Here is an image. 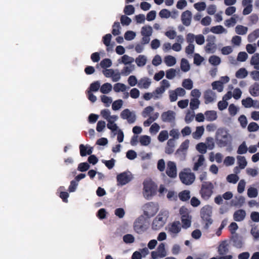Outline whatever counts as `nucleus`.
<instances>
[{
    "label": "nucleus",
    "instance_id": "nucleus-35",
    "mask_svg": "<svg viewBox=\"0 0 259 259\" xmlns=\"http://www.w3.org/2000/svg\"><path fill=\"white\" fill-rule=\"evenodd\" d=\"M237 159L239 166L241 169L244 168L247 165V161L244 156H237Z\"/></svg>",
    "mask_w": 259,
    "mask_h": 259
},
{
    "label": "nucleus",
    "instance_id": "nucleus-12",
    "mask_svg": "<svg viewBox=\"0 0 259 259\" xmlns=\"http://www.w3.org/2000/svg\"><path fill=\"white\" fill-rule=\"evenodd\" d=\"M214 187L210 182H203L200 190L201 194H212Z\"/></svg>",
    "mask_w": 259,
    "mask_h": 259
},
{
    "label": "nucleus",
    "instance_id": "nucleus-11",
    "mask_svg": "<svg viewBox=\"0 0 259 259\" xmlns=\"http://www.w3.org/2000/svg\"><path fill=\"white\" fill-rule=\"evenodd\" d=\"M120 117L123 119H126L129 123H134L136 119L135 114L128 109H124L120 113Z\"/></svg>",
    "mask_w": 259,
    "mask_h": 259
},
{
    "label": "nucleus",
    "instance_id": "nucleus-1",
    "mask_svg": "<svg viewBox=\"0 0 259 259\" xmlns=\"http://www.w3.org/2000/svg\"><path fill=\"white\" fill-rule=\"evenodd\" d=\"M168 216V212L166 210H161L153 221L152 228L158 230L163 227Z\"/></svg>",
    "mask_w": 259,
    "mask_h": 259
},
{
    "label": "nucleus",
    "instance_id": "nucleus-64",
    "mask_svg": "<svg viewBox=\"0 0 259 259\" xmlns=\"http://www.w3.org/2000/svg\"><path fill=\"white\" fill-rule=\"evenodd\" d=\"M154 110V108L152 106L146 107L142 112V116L144 117H147Z\"/></svg>",
    "mask_w": 259,
    "mask_h": 259
},
{
    "label": "nucleus",
    "instance_id": "nucleus-15",
    "mask_svg": "<svg viewBox=\"0 0 259 259\" xmlns=\"http://www.w3.org/2000/svg\"><path fill=\"white\" fill-rule=\"evenodd\" d=\"M204 98L205 104H208L214 101L216 98V94L211 90H207L204 93Z\"/></svg>",
    "mask_w": 259,
    "mask_h": 259
},
{
    "label": "nucleus",
    "instance_id": "nucleus-38",
    "mask_svg": "<svg viewBox=\"0 0 259 259\" xmlns=\"http://www.w3.org/2000/svg\"><path fill=\"white\" fill-rule=\"evenodd\" d=\"M181 70L184 72H187L190 70V65L188 61L186 59H182L181 63Z\"/></svg>",
    "mask_w": 259,
    "mask_h": 259
},
{
    "label": "nucleus",
    "instance_id": "nucleus-13",
    "mask_svg": "<svg viewBox=\"0 0 259 259\" xmlns=\"http://www.w3.org/2000/svg\"><path fill=\"white\" fill-rule=\"evenodd\" d=\"M192 19V13L189 11L187 10L182 13L181 15V20L183 24L186 26H189L191 24Z\"/></svg>",
    "mask_w": 259,
    "mask_h": 259
},
{
    "label": "nucleus",
    "instance_id": "nucleus-42",
    "mask_svg": "<svg viewBox=\"0 0 259 259\" xmlns=\"http://www.w3.org/2000/svg\"><path fill=\"white\" fill-rule=\"evenodd\" d=\"M225 31V29L221 25L213 26L210 28V31L215 34H221Z\"/></svg>",
    "mask_w": 259,
    "mask_h": 259
},
{
    "label": "nucleus",
    "instance_id": "nucleus-7",
    "mask_svg": "<svg viewBox=\"0 0 259 259\" xmlns=\"http://www.w3.org/2000/svg\"><path fill=\"white\" fill-rule=\"evenodd\" d=\"M166 229L172 237H175L181 230V224L179 221H175L168 224Z\"/></svg>",
    "mask_w": 259,
    "mask_h": 259
},
{
    "label": "nucleus",
    "instance_id": "nucleus-17",
    "mask_svg": "<svg viewBox=\"0 0 259 259\" xmlns=\"http://www.w3.org/2000/svg\"><path fill=\"white\" fill-rule=\"evenodd\" d=\"M220 254L224 255L229 252V244L227 241H222L218 247Z\"/></svg>",
    "mask_w": 259,
    "mask_h": 259
},
{
    "label": "nucleus",
    "instance_id": "nucleus-46",
    "mask_svg": "<svg viewBox=\"0 0 259 259\" xmlns=\"http://www.w3.org/2000/svg\"><path fill=\"white\" fill-rule=\"evenodd\" d=\"M112 33L113 35L116 36L120 34L119 28H120L119 22H115L112 26Z\"/></svg>",
    "mask_w": 259,
    "mask_h": 259
},
{
    "label": "nucleus",
    "instance_id": "nucleus-41",
    "mask_svg": "<svg viewBox=\"0 0 259 259\" xmlns=\"http://www.w3.org/2000/svg\"><path fill=\"white\" fill-rule=\"evenodd\" d=\"M100 87V83L99 81H96L90 84V86L89 88V90L88 91H91V92H97Z\"/></svg>",
    "mask_w": 259,
    "mask_h": 259
},
{
    "label": "nucleus",
    "instance_id": "nucleus-50",
    "mask_svg": "<svg viewBox=\"0 0 259 259\" xmlns=\"http://www.w3.org/2000/svg\"><path fill=\"white\" fill-rule=\"evenodd\" d=\"M165 92L164 89L161 87L157 88L155 91L153 92L154 95V99H157L160 98V96Z\"/></svg>",
    "mask_w": 259,
    "mask_h": 259
},
{
    "label": "nucleus",
    "instance_id": "nucleus-37",
    "mask_svg": "<svg viewBox=\"0 0 259 259\" xmlns=\"http://www.w3.org/2000/svg\"><path fill=\"white\" fill-rule=\"evenodd\" d=\"M126 85L122 83H116L114 85L113 90L115 92H124L126 90Z\"/></svg>",
    "mask_w": 259,
    "mask_h": 259
},
{
    "label": "nucleus",
    "instance_id": "nucleus-39",
    "mask_svg": "<svg viewBox=\"0 0 259 259\" xmlns=\"http://www.w3.org/2000/svg\"><path fill=\"white\" fill-rule=\"evenodd\" d=\"M209 62L212 65L217 66L221 63V59L219 57L215 55L211 56L209 58Z\"/></svg>",
    "mask_w": 259,
    "mask_h": 259
},
{
    "label": "nucleus",
    "instance_id": "nucleus-44",
    "mask_svg": "<svg viewBox=\"0 0 259 259\" xmlns=\"http://www.w3.org/2000/svg\"><path fill=\"white\" fill-rule=\"evenodd\" d=\"M253 100L250 97H247L242 100V104L245 108H250L253 106Z\"/></svg>",
    "mask_w": 259,
    "mask_h": 259
},
{
    "label": "nucleus",
    "instance_id": "nucleus-20",
    "mask_svg": "<svg viewBox=\"0 0 259 259\" xmlns=\"http://www.w3.org/2000/svg\"><path fill=\"white\" fill-rule=\"evenodd\" d=\"M249 92L251 96L257 97L259 96V83L255 82L249 89Z\"/></svg>",
    "mask_w": 259,
    "mask_h": 259
},
{
    "label": "nucleus",
    "instance_id": "nucleus-28",
    "mask_svg": "<svg viewBox=\"0 0 259 259\" xmlns=\"http://www.w3.org/2000/svg\"><path fill=\"white\" fill-rule=\"evenodd\" d=\"M135 61L138 66L142 67L146 64L147 58L145 56L140 55L136 59Z\"/></svg>",
    "mask_w": 259,
    "mask_h": 259
},
{
    "label": "nucleus",
    "instance_id": "nucleus-62",
    "mask_svg": "<svg viewBox=\"0 0 259 259\" xmlns=\"http://www.w3.org/2000/svg\"><path fill=\"white\" fill-rule=\"evenodd\" d=\"M107 126L108 128L112 131V132L116 131L118 129V126L116 123H114V121L112 120H108Z\"/></svg>",
    "mask_w": 259,
    "mask_h": 259
},
{
    "label": "nucleus",
    "instance_id": "nucleus-47",
    "mask_svg": "<svg viewBox=\"0 0 259 259\" xmlns=\"http://www.w3.org/2000/svg\"><path fill=\"white\" fill-rule=\"evenodd\" d=\"M182 86L187 90H191L193 88V82L190 79H185L183 81Z\"/></svg>",
    "mask_w": 259,
    "mask_h": 259
},
{
    "label": "nucleus",
    "instance_id": "nucleus-18",
    "mask_svg": "<svg viewBox=\"0 0 259 259\" xmlns=\"http://www.w3.org/2000/svg\"><path fill=\"white\" fill-rule=\"evenodd\" d=\"M245 216V211L242 209H239L234 212L233 214V218L235 221L240 222L244 219Z\"/></svg>",
    "mask_w": 259,
    "mask_h": 259
},
{
    "label": "nucleus",
    "instance_id": "nucleus-16",
    "mask_svg": "<svg viewBox=\"0 0 259 259\" xmlns=\"http://www.w3.org/2000/svg\"><path fill=\"white\" fill-rule=\"evenodd\" d=\"M157 209L153 205L147 204L144 206V213L148 217H151L156 212Z\"/></svg>",
    "mask_w": 259,
    "mask_h": 259
},
{
    "label": "nucleus",
    "instance_id": "nucleus-31",
    "mask_svg": "<svg viewBox=\"0 0 259 259\" xmlns=\"http://www.w3.org/2000/svg\"><path fill=\"white\" fill-rule=\"evenodd\" d=\"M259 37V29H256L248 35V41L250 42L254 41Z\"/></svg>",
    "mask_w": 259,
    "mask_h": 259
},
{
    "label": "nucleus",
    "instance_id": "nucleus-34",
    "mask_svg": "<svg viewBox=\"0 0 259 259\" xmlns=\"http://www.w3.org/2000/svg\"><path fill=\"white\" fill-rule=\"evenodd\" d=\"M248 30V28L247 27L238 25L235 27V31L236 33L239 35H244L245 34Z\"/></svg>",
    "mask_w": 259,
    "mask_h": 259
},
{
    "label": "nucleus",
    "instance_id": "nucleus-59",
    "mask_svg": "<svg viewBox=\"0 0 259 259\" xmlns=\"http://www.w3.org/2000/svg\"><path fill=\"white\" fill-rule=\"evenodd\" d=\"M101 101L105 104L106 107H109L110 104L112 103V99L111 97L106 96L105 95L101 96Z\"/></svg>",
    "mask_w": 259,
    "mask_h": 259
},
{
    "label": "nucleus",
    "instance_id": "nucleus-58",
    "mask_svg": "<svg viewBox=\"0 0 259 259\" xmlns=\"http://www.w3.org/2000/svg\"><path fill=\"white\" fill-rule=\"evenodd\" d=\"M239 180V177L236 174H230L227 177V180L229 183L235 184Z\"/></svg>",
    "mask_w": 259,
    "mask_h": 259
},
{
    "label": "nucleus",
    "instance_id": "nucleus-40",
    "mask_svg": "<svg viewBox=\"0 0 259 259\" xmlns=\"http://www.w3.org/2000/svg\"><path fill=\"white\" fill-rule=\"evenodd\" d=\"M152 33V28L150 26H145L142 28L141 34L142 35L150 36Z\"/></svg>",
    "mask_w": 259,
    "mask_h": 259
},
{
    "label": "nucleus",
    "instance_id": "nucleus-4",
    "mask_svg": "<svg viewBox=\"0 0 259 259\" xmlns=\"http://www.w3.org/2000/svg\"><path fill=\"white\" fill-rule=\"evenodd\" d=\"M212 213L211 207L208 205L205 206L201 208V217L203 221L206 222V228H208L209 226L212 223V220L211 218Z\"/></svg>",
    "mask_w": 259,
    "mask_h": 259
},
{
    "label": "nucleus",
    "instance_id": "nucleus-29",
    "mask_svg": "<svg viewBox=\"0 0 259 259\" xmlns=\"http://www.w3.org/2000/svg\"><path fill=\"white\" fill-rule=\"evenodd\" d=\"M217 49L215 43L207 42L205 47V51L208 53H214Z\"/></svg>",
    "mask_w": 259,
    "mask_h": 259
},
{
    "label": "nucleus",
    "instance_id": "nucleus-2",
    "mask_svg": "<svg viewBox=\"0 0 259 259\" xmlns=\"http://www.w3.org/2000/svg\"><path fill=\"white\" fill-rule=\"evenodd\" d=\"M231 136L224 130H219L217 134L216 141L218 146L224 147L231 142Z\"/></svg>",
    "mask_w": 259,
    "mask_h": 259
},
{
    "label": "nucleus",
    "instance_id": "nucleus-36",
    "mask_svg": "<svg viewBox=\"0 0 259 259\" xmlns=\"http://www.w3.org/2000/svg\"><path fill=\"white\" fill-rule=\"evenodd\" d=\"M212 89L221 92L223 90V82L221 81H215L211 84Z\"/></svg>",
    "mask_w": 259,
    "mask_h": 259
},
{
    "label": "nucleus",
    "instance_id": "nucleus-21",
    "mask_svg": "<svg viewBox=\"0 0 259 259\" xmlns=\"http://www.w3.org/2000/svg\"><path fill=\"white\" fill-rule=\"evenodd\" d=\"M80 154L81 156L84 157L87 155H91L93 152L92 148L87 149V147L83 144H80L79 145Z\"/></svg>",
    "mask_w": 259,
    "mask_h": 259
},
{
    "label": "nucleus",
    "instance_id": "nucleus-57",
    "mask_svg": "<svg viewBox=\"0 0 259 259\" xmlns=\"http://www.w3.org/2000/svg\"><path fill=\"white\" fill-rule=\"evenodd\" d=\"M90 168V165L87 162H81L78 164L77 169L81 172L88 170Z\"/></svg>",
    "mask_w": 259,
    "mask_h": 259
},
{
    "label": "nucleus",
    "instance_id": "nucleus-48",
    "mask_svg": "<svg viewBox=\"0 0 259 259\" xmlns=\"http://www.w3.org/2000/svg\"><path fill=\"white\" fill-rule=\"evenodd\" d=\"M150 137L145 135L142 136L140 138V143L142 146H147L150 143Z\"/></svg>",
    "mask_w": 259,
    "mask_h": 259
},
{
    "label": "nucleus",
    "instance_id": "nucleus-49",
    "mask_svg": "<svg viewBox=\"0 0 259 259\" xmlns=\"http://www.w3.org/2000/svg\"><path fill=\"white\" fill-rule=\"evenodd\" d=\"M204 58L200 56L198 53H195L194 56V63L197 65L199 66L201 63L204 61Z\"/></svg>",
    "mask_w": 259,
    "mask_h": 259
},
{
    "label": "nucleus",
    "instance_id": "nucleus-26",
    "mask_svg": "<svg viewBox=\"0 0 259 259\" xmlns=\"http://www.w3.org/2000/svg\"><path fill=\"white\" fill-rule=\"evenodd\" d=\"M134 59L133 58L128 56L127 55H124L121 57V60H118L119 63H123L125 65L131 64L133 62Z\"/></svg>",
    "mask_w": 259,
    "mask_h": 259
},
{
    "label": "nucleus",
    "instance_id": "nucleus-56",
    "mask_svg": "<svg viewBox=\"0 0 259 259\" xmlns=\"http://www.w3.org/2000/svg\"><path fill=\"white\" fill-rule=\"evenodd\" d=\"M200 102L197 98L192 99L190 103V107L191 109L194 110L198 108Z\"/></svg>",
    "mask_w": 259,
    "mask_h": 259
},
{
    "label": "nucleus",
    "instance_id": "nucleus-22",
    "mask_svg": "<svg viewBox=\"0 0 259 259\" xmlns=\"http://www.w3.org/2000/svg\"><path fill=\"white\" fill-rule=\"evenodd\" d=\"M191 215H183L181 217V220L183 224L182 227L184 228H188L190 227L191 224Z\"/></svg>",
    "mask_w": 259,
    "mask_h": 259
},
{
    "label": "nucleus",
    "instance_id": "nucleus-33",
    "mask_svg": "<svg viewBox=\"0 0 259 259\" xmlns=\"http://www.w3.org/2000/svg\"><path fill=\"white\" fill-rule=\"evenodd\" d=\"M248 72L244 68H240L235 74V76L238 78H244L247 76Z\"/></svg>",
    "mask_w": 259,
    "mask_h": 259
},
{
    "label": "nucleus",
    "instance_id": "nucleus-19",
    "mask_svg": "<svg viewBox=\"0 0 259 259\" xmlns=\"http://www.w3.org/2000/svg\"><path fill=\"white\" fill-rule=\"evenodd\" d=\"M205 119L207 121H212L217 119L218 116L217 112L214 110H208L204 112Z\"/></svg>",
    "mask_w": 259,
    "mask_h": 259
},
{
    "label": "nucleus",
    "instance_id": "nucleus-24",
    "mask_svg": "<svg viewBox=\"0 0 259 259\" xmlns=\"http://www.w3.org/2000/svg\"><path fill=\"white\" fill-rule=\"evenodd\" d=\"M250 64L256 70H259V54L255 53L251 57Z\"/></svg>",
    "mask_w": 259,
    "mask_h": 259
},
{
    "label": "nucleus",
    "instance_id": "nucleus-61",
    "mask_svg": "<svg viewBox=\"0 0 259 259\" xmlns=\"http://www.w3.org/2000/svg\"><path fill=\"white\" fill-rule=\"evenodd\" d=\"M120 22L122 25H129L132 22L130 18L125 16L122 15L120 17Z\"/></svg>",
    "mask_w": 259,
    "mask_h": 259
},
{
    "label": "nucleus",
    "instance_id": "nucleus-6",
    "mask_svg": "<svg viewBox=\"0 0 259 259\" xmlns=\"http://www.w3.org/2000/svg\"><path fill=\"white\" fill-rule=\"evenodd\" d=\"M144 190L149 194H155L157 191V185L151 179L146 180L143 182Z\"/></svg>",
    "mask_w": 259,
    "mask_h": 259
},
{
    "label": "nucleus",
    "instance_id": "nucleus-45",
    "mask_svg": "<svg viewBox=\"0 0 259 259\" xmlns=\"http://www.w3.org/2000/svg\"><path fill=\"white\" fill-rule=\"evenodd\" d=\"M189 140L187 139L185 140L180 145V148L177 150V152H183L187 150L189 148Z\"/></svg>",
    "mask_w": 259,
    "mask_h": 259
},
{
    "label": "nucleus",
    "instance_id": "nucleus-3",
    "mask_svg": "<svg viewBox=\"0 0 259 259\" xmlns=\"http://www.w3.org/2000/svg\"><path fill=\"white\" fill-rule=\"evenodd\" d=\"M187 169L179 173V178L181 181L186 185L192 184L195 181V175L191 172L186 171Z\"/></svg>",
    "mask_w": 259,
    "mask_h": 259
},
{
    "label": "nucleus",
    "instance_id": "nucleus-60",
    "mask_svg": "<svg viewBox=\"0 0 259 259\" xmlns=\"http://www.w3.org/2000/svg\"><path fill=\"white\" fill-rule=\"evenodd\" d=\"M247 129L250 132H256L259 129V125L256 122H252L249 124Z\"/></svg>",
    "mask_w": 259,
    "mask_h": 259
},
{
    "label": "nucleus",
    "instance_id": "nucleus-25",
    "mask_svg": "<svg viewBox=\"0 0 259 259\" xmlns=\"http://www.w3.org/2000/svg\"><path fill=\"white\" fill-rule=\"evenodd\" d=\"M204 161L205 158L204 156L202 154L199 155V158L197 161L194 163L193 170L194 171H197L200 166L203 165Z\"/></svg>",
    "mask_w": 259,
    "mask_h": 259
},
{
    "label": "nucleus",
    "instance_id": "nucleus-52",
    "mask_svg": "<svg viewBox=\"0 0 259 259\" xmlns=\"http://www.w3.org/2000/svg\"><path fill=\"white\" fill-rule=\"evenodd\" d=\"M123 12L126 15H131L135 12V8L131 5H126L124 8Z\"/></svg>",
    "mask_w": 259,
    "mask_h": 259
},
{
    "label": "nucleus",
    "instance_id": "nucleus-27",
    "mask_svg": "<svg viewBox=\"0 0 259 259\" xmlns=\"http://www.w3.org/2000/svg\"><path fill=\"white\" fill-rule=\"evenodd\" d=\"M204 128L203 126L196 127V131L192 134L193 138L195 139H199L204 133Z\"/></svg>",
    "mask_w": 259,
    "mask_h": 259
},
{
    "label": "nucleus",
    "instance_id": "nucleus-32",
    "mask_svg": "<svg viewBox=\"0 0 259 259\" xmlns=\"http://www.w3.org/2000/svg\"><path fill=\"white\" fill-rule=\"evenodd\" d=\"M164 62L167 66H172L176 63V60L174 57L168 55L164 58Z\"/></svg>",
    "mask_w": 259,
    "mask_h": 259
},
{
    "label": "nucleus",
    "instance_id": "nucleus-30",
    "mask_svg": "<svg viewBox=\"0 0 259 259\" xmlns=\"http://www.w3.org/2000/svg\"><path fill=\"white\" fill-rule=\"evenodd\" d=\"M112 85L110 83H105L101 87L100 91L103 94H108L112 90Z\"/></svg>",
    "mask_w": 259,
    "mask_h": 259
},
{
    "label": "nucleus",
    "instance_id": "nucleus-54",
    "mask_svg": "<svg viewBox=\"0 0 259 259\" xmlns=\"http://www.w3.org/2000/svg\"><path fill=\"white\" fill-rule=\"evenodd\" d=\"M123 101L121 99L115 101L112 105V108L113 110H119L122 106Z\"/></svg>",
    "mask_w": 259,
    "mask_h": 259
},
{
    "label": "nucleus",
    "instance_id": "nucleus-9",
    "mask_svg": "<svg viewBox=\"0 0 259 259\" xmlns=\"http://www.w3.org/2000/svg\"><path fill=\"white\" fill-rule=\"evenodd\" d=\"M166 254L165 245L163 243H160L158 245L156 251H153L151 252V256L153 259L164 257Z\"/></svg>",
    "mask_w": 259,
    "mask_h": 259
},
{
    "label": "nucleus",
    "instance_id": "nucleus-53",
    "mask_svg": "<svg viewBox=\"0 0 259 259\" xmlns=\"http://www.w3.org/2000/svg\"><path fill=\"white\" fill-rule=\"evenodd\" d=\"M247 147L245 142H243L238 147L237 153L238 154H243L247 152Z\"/></svg>",
    "mask_w": 259,
    "mask_h": 259
},
{
    "label": "nucleus",
    "instance_id": "nucleus-8",
    "mask_svg": "<svg viewBox=\"0 0 259 259\" xmlns=\"http://www.w3.org/2000/svg\"><path fill=\"white\" fill-rule=\"evenodd\" d=\"M117 182L121 185H124L133 179V176L130 171H124L117 176Z\"/></svg>",
    "mask_w": 259,
    "mask_h": 259
},
{
    "label": "nucleus",
    "instance_id": "nucleus-23",
    "mask_svg": "<svg viewBox=\"0 0 259 259\" xmlns=\"http://www.w3.org/2000/svg\"><path fill=\"white\" fill-rule=\"evenodd\" d=\"M151 84V82L148 78H141L138 84L140 89H148Z\"/></svg>",
    "mask_w": 259,
    "mask_h": 259
},
{
    "label": "nucleus",
    "instance_id": "nucleus-5",
    "mask_svg": "<svg viewBox=\"0 0 259 259\" xmlns=\"http://www.w3.org/2000/svg\"><path fill=\"white\" fill-rule=\"evenodd\" d=\"M134 230L139 234H141L146 231L147 226L146 224V220L144 216L141 215L135 222Z\"/></svg>",
    "mask_w": 259,
    "mask_h": 259
},
{
    "label": "nucleus",
    "instance_id": "nucleus-51",
    "mask_svg": "<svg viewBox=\"0 0 259 259\" xmlns=\"http://www.w3.org/2000/svg\"><path fill=\"white\" fill-rule=\"evenodd\" d=\"M196 149L200 153L203 154L206 152L207 146L203 143H200L197 145Z\"/></svg>",
    "mask_w": 259,
    "mask_h": 259
},
{
    "label": "nucleus",
    "instance_id": "nucleus-63",
    "mask_svg": "<svg viewBox=\"0 0 259 259\" xmlns=\"http://www.w3.org/2000/svg\"><path fill=\"white\" fill-rule=\"evenodd\" d=\"M136 36V33L133 31H127L124 34V38L126 40H131Z\"/></svg>",
    "mask_w": 259,
    "mask_h": 259
},
{
    "label": "nucleus",
    "instance_id": "nucleus-55",
    "mask_svg": "<svg viewBox=\"0 0 259 259\" xmlns=\"http://www.w3.org/2000/svg\"><path fill=\"white\" fill-rule=\"evenodd\" d=\"M112 65V62L110 59L106 58L100 62V66L102 68H108Z\"/></svg>",
    "mask_w": 259,
    "mask_h": 259
},
{
    "label": "nucleus",
    "instance_id": "nucleus-10",
    "mask_svg": "<svg viewBox=\"0 0 259 259\" xmlns=\"http://www.w3.org/2000/svg\"><path fill=\"white\" fill-rule=\"evenodd\" d=\"M165 172L169 178H176L177 176V170L175 162L171 161H168Z\"/></svg>",
    "mask_w": 259,
    "mask_h": 259
},
{
    "label": "nucleus",
    "instance_id": "nucleus-14",
    "mask_svg": "<svg viewBox=\"0 0 259 259\" xmlns=\"http://www.w3.org/2000/svg\"><path fill=\"white\" fill-rule=\"evenodd\" d=\"M161 119L163 122H171L175 119V113L171 110H168L162 113Z\"/></svg>",
    "mask_w": 259,
    "mask_h": 259
},
{
    "label": "nucleus",
    "instance_id": "nucleus-43",
    "mask_svg": "<svg viewBox=\"0 0 259 259\" xmlns=\"http://www.w3.org/2000/svg\"><path fill=\"white\" fill-rule=\"evenodd\" d=\"M168 138V132L166 130L162 131L160 132L158 136V139L159 141L162 142L166 140Z\"/></svg>",
    "mask_w": 259,
    "mask_h": 259
}]
</instances>
